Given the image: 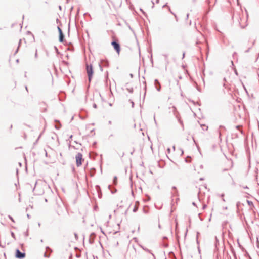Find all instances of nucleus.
<instances>
[{
  "label": "nucleus",
  "mask_w": 259,
  "mask_h": 259,
  "mask_svg": "<svg viewBox=\"0 0 259 259\" xmlns=\"http://www.w3.org/2000/svg\"><path fill=\"white\" fill-rule=\"evenodd\" d=\"M247 14L245 11V14L243 13L241 9L235 12L232 16L234 20H236L239 22L240 26L244 28L246 26V22L247 20Z\"/></svg>",
  "instance_id": "f257e3e1"
},
{
  "label": "nucleus",
  "mask_w": 259,
  "mask_h": 259,
  "mask_svg": "<svg viewBox=\"0 0 259 259\" xmlns=\"http://www.w3.org/2000/svg\"><path fill=\"white\" fill-rule=\"evenodd\" d=\"M86 70H87V72L89 80V81H91V80L92 78L93 74V72H94L93 66L91 64H90V65L87 64L86 65Z\"/></svg>",
  "instance_id": "f03ea898"
},
{
  "label": "nucleus",
  "mask_w": 259,
  "mask_h": 259,
  "mask_svg": "<svg viewBox=\"0 0 259 259\" xmlns=\"http://www.w3.org/2000/svg\"><path fill=\"white\" fill-rule=\"evenodd\" d=\"M76 164L77 167L82 164V161L84 160L82 158V154L81 153H77L75 156Z\"/></svg>",
  "instance_id": "7ed1b4c3"
},
{
  "label": "nucleus",
  "mask_w": 259,
  "mask_h": 259,
  "mask_svg": "<svg viewBox=\"0 0 259 259\" xmlns=\"http://www.w3.org/2000/svg\"><path fill=\"white\" fill-rule=\"evenodd\" d=\"M111 45L113 47L114 50L116 51L117 54H119L120 52V44L116 41H113L111 42Z\"/></svg>",
  "instance_id": "20e7f679"
},
{
  "label": "nucleus",
  "mask_w": 259,
  "mask_h": 259,
  "mask_svg": "<svg viewBox=\"0 0 259 259\" xmlns=\"http://www.w3.org/2000/svg\"><path fill=\"white\" fill-rule=\"evenodd\" d=\"M15 256L17 258L22 259L25 256V253L24 252H21L18 249L16 250Z\"/></svg>",
  "instance_id": "39448f33"
},
{
  "label": "nucleus",
  "mask_w": 259,
  "mask_h": 259,
  "mask_svg": "<svg viewBox=\"0 0 259 259\" xmlns=\"http://www.w3.org/2000/svg\"><path fill=\"white\" fill-rule=\"evenodd\" d=\"M249 41V47H248V49L245 51V52H248L249 51V50L252 47V46L254 44L255 40L253 38H250Z\"/></svg>",
  "instance_id": "423d86ee"
},
{
  "label": "nucleus",
  "mask_w": 259,
  "mask_h": 259,
  "mask_svg": "<svg viewBox=\"0 0 259 259\" xmlns=\"http://www.w3.org/2000/svg\"><path fill=\"white\" fill-rule=\"evenodd\" d=\"M154 85L155 86V88H156L157 90L159 92L160 91L161 86L160 82L158 81L157 79H155L154 80Z\"/></svg>",
  "instance_id": "0eeeda50"
},
{
  "label": "nucleus",
  "mask_w": 259,
  "mask_h": 259,
  "mask_svg": "<svg viewBox=\"0 0 259 259\" xmlns=\"http://www.w3.org/2000/svg\"><path fill=\"white\" fill-rule=\"evenodd\" d=\"M139 246H140V247H141V248H142L144 250H145V251H146V252H148V253H149L151 254H152V255L153 256L154 258V259H155V255H154V254H153V253H152L151 252V251L149 249H148V248H146V247H145L143 246H142V245H139Z\"/></svg>",
  "instance_id": "6e6552de"
},
{
  "label": "nucleus",
  "mask_w": 259,
  "mask_h": 259,
  "mask_svg": "<svg viewBox=\"0 0 259 259\" xmlns=\"http://www.w3.org/2000/svg\"><path fill=\"white\" fill-rule=\"evenodd\" d=\"M64 36L62 32H60L59 34V41L60 42H63L64 41Z\"/></svg>",
  "instance_id": "1a4fd4ad"
},
{
  "label": "nucleus",
  "mask_w": 259,
  "mask_h": 259,
  "mask_svg": "<svg viewBox=\"0 0 259 259\" xmlns=\"http://www.w3.org/2000/svg\"><path fill=\"white\" fill-rule=\"evenodd\" d=\"M102 65L104 66H109V62L107 61L103 60L102 61Z\"/></svg>",
  "instance_id": "9d476101"
},
{
  "label": "nucleus",
  "mask_w": 259,
  "mask_h": 259,
  "mask_svg": "<svg viewBox=\"0 0 259 259\" xmlns=\"http://www.w3.org/2000/svg\"><path fill=\"white\" fill-rule=\"evenodd\" d=\"M201 127L204 131H207L208 129V126L204 124L201 125Z\"/></svg>",
  "instance_id": "9b49d317"
},
{
  "label": "nucleus",
  "mask_w": 259,
  "mask_h": 259,
  "mask_svg": "<svg viewBox=\"0 0 259 259\" xmlns=\"http://www.w3.org/2000/svg\"><path fill=\"white\" fill-rule=\"evenodd\" d=\"M96 189L98 191V194H99V197L100 198V194H99V192L101 193V189H100V188L99 186L97 185L96 186Z\"/></svg>",
  "instance_id": "f8f14e48"
},
{
  "label": "nucleus",
  "mask_w": 259,
  "mask_h": 259,
  "mask_svg": "<svg viewBox=\"0 0 259 259\" xmlns=\"http://www.w3.org/2000/svg\"><path fill=\"white\" fill-rule=\"evenodd\" d=\"M172 190H175L176 192L174 193L173 195H176L177 193V191L176 190V187L175 186H174L172 187Z\"/></svg>",
  "instance_id": "ddd939ff"
},
{
  "label": "nucleus",
  "mask_w": 259,
  "mask_h": 259,
  "mask_svg": "<svg viewBox=\"0 0 259 259\" xmlns=\"http://www.w3.org/2000/svg\"><path fill=\"white\" fill-rule=\"evenodd\" d=\"M138 206L136 204L134 206V208H133V212H136L138 210Z\"/></svg>",
  "instance_id": "4468645a"
},
{
  "label": "nucleus",
  "mask_w": 259,
  "mask_h": 259,
  "mask_svg": "<svg viewBox=\"0 0 259 259\" xmlns=\"http://www.w3.org/2000/svg\"><path fill=\"white\" fill-rule=\"evenodd\" d=\"M169 11L170 12V13H171V14H172L175 16V18H176V20H177V21H178L177 18V16H176V14H174V13H172V12L171 11L170 9L169 8Z\"/></svg>",
  "instance_id": "2eb2a0df"
},
{
  "label": "nucleus",
  "mask_w": 259,
  "mask_h": 259,
  "mask_svg": "<svg viewBox=\"0 0 259 259\" xmlns=\"http://www.w3.org/2000/svg\"><path fill=\"white\" fill-rule=\"evenodd\" d=\"M54 49H55L56 53L58 54L59 53V51H58V48L56 46H54Z\"/></svg>",
  "instance_id": "dca6fc26"
},
{
  "label": "nucleus",
  "mask_w": 259,
  "mask_h": 259,
  "mask_svg": "<svg viewBox=\"0 0 259 259\" xmlns=\"http://www.w3.org/2000/svg\"><path fill=\"white\" fill-rule=\"evenodd\" d=\"M11 236H12V237L13 238H14V239H15V234H14V233L13 232H11Z\"/></svg>",
  "instance_id": "f3484780"
},
{
  "label": "nucleus",
  "mask_w": 259,
  "mask_h": 259,
  "mask_svg": "<svg viewBox=\"0 0 259 259\" xmlns=\"http://www.w3.org/2000/svg\"><path fill=\"white\" fill-rule=\"evenodd\" d=\"M57 28H58V30L59 33V34H60V32H62V31L61 29L59 27H58Z\"/></svg>",
  "instance_id": "a211bd4d"
},
{
  "label": "nucleus",
  "mask_w": 259,
  "mask_h": 259,
  "mask_svg": "<svg viewBox=\"0 0 259 259\" xmlns=\"http://www.w3.org/2000/svg\"><path fill=\"white\" fill-rule=\"evenodd\" d=\"M116 180H117V177L115 176L114 177V180H113V182H114V183L115 184L116 182Z\"/></svg>",
  "instance_id": "6ab92c4d"
},
{
  "label": "nucleus",
  "mask_w": 259,
  "mask_h": 259,
  "mask_svg": "<svg viewBox=\"0 0 259 259\" xmlns=\"http://www.w3.org/2000/svg\"><path fill=\"white\" fill-rule=\"evenodd\" d=\"M164 57H165V60H166V61H167V60H168V55L165 54V55H164Z\"/></svg>",
  "instance_id": "aec40b11"
},
{
  "label": "nucleus",
  "mask_w": 259,
  "mask_h": 259,
  "mask_svg": "<svg viewBox=\"0 0 259 259\" xmlns=\"http://www.w3.org/2000/svg\"><path fill=\"white\" fill-rule=\"evenodd\" d=\"M9 218H10V219H11V220H12L13 222H14V220H13V218H12L11 216L9 215Z\"/></svg>",
  "instance_id": "412c9836"
},
{
  "label": "nucleus",
  "mask_w": 259,
  "mask_h": 259,
  "mask_svg": "<svg viewBox=\"0 0 259 259\" xmlns=\"http://www.w3.org/2000/svg\"><path fill=\"white\" fill-rule=\"evenodd\" d=\"M44 257H49V255H47L46 253H45V254H44Z\"/></svg>",
  "instance_id": "4be33fe9"
},
{
  "label": "nucleus",
  "mask_w": 259,
  "mask_h": 259,
  "mask_svg": "<svg viewBox=\"0 0 259 259\" xmlns=\"http://www.w3.org/2000/svg\"><path fill=\"white\" fill-rule=\"evenodd\" d=\"M131 104H132V107H134V102H133V101H131Z\"/></svg>",
  "instance_id": "5701e85b"
},
{
  "label": "nucleus",
  "mask_w": 259,
  "mask_h": 259,
  "mask_svg": "<svg viewBox=\"0 0 259 259\" xmlns=\"http://www.w3.org/2000/svg\"><path fill=\"white\" fill-rule=\"evenodd\" d=\"M256 246H257V248H259V243H258V241H257V243H256Z\"/></svg>",
  "instance_id": "b1692460"
},
{
  "label": "nucleus",
  "mask_w": 259,
  "mask_h": 259,
  "mask_svg": "<svg viewBox=\"0 0 259 259\" xmlns=\"http://www.w3.org/2000/svg\"><path fill=\"white\" fill-rule=\"evenodd\" d=\"M93 107H94L95 108H97V105H96V104L95 103H94V104H93Z\"/></svg>",
  "instance_id": "393cba45"
},
{
  "label": "nucleus",
  "mask_w": 259,
  "mask_h": 259,
  "mask_svg": "<svg viewBox=\"0 0 259 259\" xmlns=\"http://www.w3.org/2000/svg\"><path fill=\"white\" fill-rule=\"evenodd\" d=\"M179 122H180V124H181V125H183V122H182V121H181V120H180V119H179Z\"/></svg>",
  "instance_id": "a878e982"
},
{
  "label": "nucleus",
  "mask_w": 259,
  "mask_h": 259,
  "mask_svg": "<svg viewBox=\"0 0 259 259\" xmlns=\"http://www.w3.org/2000/svg\"><path fill=\"white\" fill-rule=\"evenodd\" d=\"M74 235H75V238L77 239V237H78L77 234L75 233Z\"/></svg>",
  "instance_id": "bb28decb"
},
{
  "label": "nucleus",
  "mask_w": 259,
  "mask_h": 259,
  "mask_svg": "<svg viewBox=\"0 0 259 259\" xmlns=\"http://www.w3.org/2000/svg\"><path fill=\"white\" fill-rule=\"evenodd\" d=\"M167 152H168V153H169V152H170V148H168L167 149Z\"/></svg>",
  "instance_id": "cd10ccee"
},
{
  "label": "nucleus",
  "mask_w": 259,
  "mask_h": 259,
  "mask_svg": "<svg viewBox=\"0 0 259 259\" xmlns=\"http://www.w3.org/2000/svg\"><path fill=\"white\" fill-rule=\"evenodd\" d=\"M206 205H204L203 206V209H205L206 207Z\"/></svg>",
  "instance_id": "c85d7f7f"
},
{
  "label": "nucleus",
  "mask_w": 259,
  "mask_h": 259,
  "mask_svg": "<svg viewBox=\"0 0 259 259\" xmlns=\"http://www.w3.org/2000/svg\"><path fill=\"white\" fill-rule=\"evenodd\" d=\"M128 91H129V92H130V93H132V92H133V89H131V90H128Z\"/></svg>",
  "instance_id": "c756f323"
},
{
  "label": "nucleus",
  "mask_w": 259,
  "mask_h": 259,
  "mask_svg": "<svg viewBox=\"0 0 259 259\" xmlns=\"http://www.w3.org/2000/svg\"><path fill=\"white\" fill-rule=\"evenodd\" d=\"M188 17H189V14H187V16H186V18L188 19Z\"/></svg>",
  "instance_id": "7c9ffc66"
},
{
  "label": "nucleus",
  "mask_w": 259,
  "mask_h": 259,
  "mask_svg": "<svg viewBox=\"0 0 259 259\" xmlns=\"http://www.w3.org/2000/svg\"><path fill=\"white\" fill-rule=\"evenodd\" d=\"M221 196L223 198V197L224 196V194H221Z\"/></svg>",
  "instance_id": "2f4dec72"
},
{
  "label": "nucleus",
  "mask_w": 259,
  "mask_h": 259,
  "mask_svg": "<svg viewBox=\"0 0 259 259\" xmlns=\"http://www.w3.org/2000/svg\"><path fill=\"white\" fill-rule=\"evenodd\" d=\"M192 204L194 205V206H196V204L195 202H193L192 203Z\"/></svg>",
  "instance_id": "473e14b6"
},
{
  "label": "nucleus",
  "mask_w": 259,
  "mask_h": 259,
  "mask_svg": "<svg viewBox=\"0 0 259 259\" xmlns=\"http://www.w3.org/2000/svg\"><path fill=\"white\" fill-rule=\"evenodd\" d=\"M111 123H112L111 121H109V124H111Z\"/></svg>",
  "instance_id": "72a5a7b5"
},
{
  "label": "nucleus",
  "mask_w": 259,
  "mask_h": 259,
  "mask_svg": "<svg viewBox=\"0 0 259 259\" xmlns=\"http://www.w3.org/2000/svg\"><path fill=\"white\" fill-rule=\"evenodd\" d=\"M46 249H49V250H50V249L49 247H46Z\"/></svg>",
  "instance_id": "f704fd0d"
},
{
  "label": "nucleus",
  "mask_w": 259,
  "mask_h": 259,
  "mask_svg": "<svg viewBox=\"0 0 259 259\" xmlns=\"http://www.w3.org/2000/svg\"><path fill=\"white\" fill-rule=\"evenodd\" d=\"M72 138V135H71L70 137H69V138L70 139H71Z\"/></svg>",
  "instance_id": "c9c22d12"
},
{
  "label": "nucleus",
  "mask_w": 259,
  "mask_h": 259,
  "mask_svg": "<svg viewBox=\"0 0 259 259\" xmlns=\"http://www.w3.org/2000/svg\"><path fill=\"white\" fill-rule=\"evenodd\" d=\"M18 48H17V50L16 51L15 53H16L18 52Z\"/></svg>",
  "instance_id": "e433bc0d"
},
{
  "label": "nucleus",
  "mask_w": 259,
  "mask_h": 259,
  "mask_svg": "<svg viewBox=\"0 0 259 259\" xmlns=\"http://www.w3.org/2000/svg\"><path fill=\"white\" fill-rule=\"evenodd\" d=\"M184 56H185V53H183V57H184Z\"/></svg>",
  "instance_id": "4c0bfd02"
},
{
  "label": "nucleus",
  "mask_w": 259,
  "mask_h": 259,
  "mask_svg": "<svg viewBox=\"0 0 259 259\" xmlns=\"http://www.w3.org/2000/svg\"><path fill=\"white\" fill-rule=\"evenodd\" d=\"M156 2L157 3H158V2H159V0H156Z\"/></svg>",
  "instance_id": "58836bf2"
},
{
  "label": "nucleus",
  "mask_w": 259,
  "mask_h": 259,
  "mask_svg": "<svg viewBox=\"0 0 259 259\" xmlns=\"http://www.w3.org/2000/svg\"><path fill=\"white\" fill-rule=\"evenodd\" d=\"M222 200H223V201H225V199H224V198H222Z\"/></svg>",
  "instance_id": "ea45409f"
},
{
  "label": "nucleus",
  "mask_w": 259,
  "mask_h": 259,
  "mask_svg": "<svg viewBox=\"0 0 259 259\" xmlns=\"http://www.w3.org/2000/svg\"><path fill=\"white\" fill-rule=\"evenodd\" d=\"M173 149H174V150H175V146H173Z\"/></svg>",
  "instance_id": "a19ab883"
},
{
  "label": "nucleus",
  "mask_w": 259,
  "mask_h": 259,
  "mask_svg": "<svg viewBox=\"0 0 259 259\" xmlns=\"http://www.w3.org/2000/svg\"><path fill=\"white\" fill-rule=\"evenodd\" d=\"M37 52H36L35 53V57H36V56H37Z\"/></svg>",
  "instance_id": "79ce46f5"
},
{
  "label": "nucleus",
  "mask_w": 259,
  "mask_h": 259,
  "mask_svg": "<svg viewBox=\"0 0 259 259\" xmlns=\"http://www.w3.org/2000/svg\"><path fill=\"white\" fill-rule=\"evenodd\" d=\"M181 151H182V154H183V150H181Z\"/></svg>",
  "instance_id": "37998d69"
},
{
  "label": "nucleus",
  "mask_w": 259,
  "mask_h": 259,
  "mask_svg": "<svg viewBox=\"0 0 259 259\" xmlns=\"http://www.w3.org/2000/svg\"><path fill=\"white\" fill-rule=\"evenodd\" d=\"M218 133H219V135H221V133L219 131H218Z\"/></svg>",
  "instance_id": "c03bdc74"
},
{
  "label": "nucleus",
  "mask_w": 259,
  "mask_h": 259,
  "mask_svg": "<svg viewBox=\"0 0 259 259\" xmlns=\"http://www.w3.org/2000/svg\"><path fill=\"white\" fill-rule=\"evenodd\" d=\"M239 126H236V128H239Z\"/></svg>",
  "instance_id": "a18cd8bd"
},
{
  "label": "nucleus",
  "mask_w": 259,
  "mask_h": 259,
  "mask_svg": "<svg viewBox=\"0 0 259 259\" xmlns=\"http://www.w3.org/2000/svg\"><path fill=\"white\" fill-rule=\"evenodd\" d=\"M95 235V233H92V234H91V235Z\"/></svg>",
  "instance_id": "49530a36"
},
{
  "label": "nucleus",
  "mask_w": 259,
  "mask_h": 259,
  "mask_svg": "<svg viewBox=\"0 0 259 259\" xmlns=\"http://www.w3.org/2000/svg\"><path fill=\"white\" fill-rule=\"evenodd\" d=\"M186 162H188V161H187V159H186Z\"/></svg>",
  "instance_id": "de8ad7c7"
},
{
  "label": "nucleus",
  "mask_w": 259,
  "mask_h": 259,
  "mask_svg": "<svg viewBox=\"0 0 259 259\" xmlns=\"http://www.w3.org/2000/svg\"><path fill=\"white\" fill-rule=\"evenodd\" d=\"M203 180V178H200V180Z\"/></svg>",
  "instance_id": "09e8293b"
},
{
  "label": "nucleus",
  "mask_w": 259,
  "mask_h": 259,
  "mask_svg": "<svg viewBox=\"0 0 259 259\" xmlns=\"http://www.w3.org/2000/svg\"><path fill=\"white\" fill-rule=\"evenodd\" d=\"M197 243H199V242H198V239L197 240Z\"/></svg>",
  "instance_id": "8fccbe9b"
}]
</instances>
